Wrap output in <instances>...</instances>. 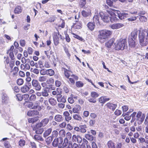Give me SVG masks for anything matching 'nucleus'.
Here are the masks:
<instances>
[{
	"label": "nucleus",
	"mask_w": 148,
	"mask_h": 148,
	"mask_svg": "<svg viewBox=\"0 0 148 148\" xmlns=\"http://www.w3.org/2000/svg\"><path fill=\"white\" fill-rule=\"evenodd\" d=\"M52 131V129L51 128H50L47 129L43 133V136L45 137H46L50 134Z\"/></svg>",
	"instance_id": "33"
},
{
	"label": "nucleus",
	"mask_w": 148,
	"mask_h": 148,
	"mask_svg": "<svg viewBox=\"0 0 148 148\" xmlns=\"http://www.w3.org/2000/svg\"><path fill=\"white\" fill-rule=\"evenodd\" d=\"M39 114V112L37 110H30L27 112V115L29 116H32L35 115H38Z\"/></svg>",
	"instance_id": "18"
},
{
	"label": "nucleus",
	"mask_w": 148,
	"mask_h": 148,
	"mask_svg": "<svg viewBox=\"0 0 148 148\" xmlns=\"http://www.w3.org/2000/svg\"><path fill=\"white\" fill-rule=\"evenodd\" d=\"M49 89L48 88H43L42 92V96L44 97H47L49 95Z\"/></svg>",
	"instance_id": "17"
},
{
	"label": "nucleus",
	"mask_w": 148,
	"mask_h": 148,
	"mask_svg": "<svg viewBox=\"0 0 148 148\" xmlns=\"http://www.w3.org/2000/svg\"><path fill=\"white\" fill-rule=\"evenodd\" d=\"M47 80V77L45 76H40L38 78V80L40 82H44L45 81Z\"/></svg>",
	"instance_id": "47"
},
{
	"label": "nucleus",
	"mask_w": 148,
	"mask_h": 148,
	"mask_svg": "<svg viewBox=\"0 0 148 148\" xmlns=\"http://www.w3.org/2000/svg\"><path fill=\"white\" fill-rule=\"evenodd\" d=\"M85 138L88 140L92 141L93 140V137L91 135L87 134L85 135Z\"/></svg>",
	"instance_id": "44"
},
{
	"label": "nucleus",
	"mask_w": 148,
	"mask_h": 148,
	"mask_svg": "<svg viewBox=\"0 0 148 148\" xmlns=\"http://www.w3.org/2000/svg\"><path fill=\"white\" fill-rule=\"evenodd\" d=\"M55 120L57 122H60L62 121L64 118L62 115L60 114L56 115L54 118Z\"/></svg>",
	"instance_id": "21"
},
{
	"label": "nucleus",
	"mask_w": 148,
	"mask_h": 148,
	"mask_svg": "<svg viewBox=\"0 0 148 148\" xmlns=\"http://www.w3.org/2000/svg\"><path fill=\"white\" fill-rule=\"evenodd\" d=\"M16 97L18 100L19 101H21L23 98L21 95L20 94H17L16 95Z\"/></svg>",
	"instance_id": "63"
},
{
	"label": "nucleus",
	"mask_w": 148,
	"mask_h": 148,
	"mask_svg": "<svg viewBox=\"0 0 148 148\" xmlns=\"http://www.w3.org/2000/svg\"><path fill=\"white\" fill-rule=\"evenodd\" d=\"M72 139L75 141L77 140V142L78 143H80L82 141V139L81 137L79 136L73 135L72 137Z\"/></svg>",
	"instance_id": "22"
},
{
	"label": "nucleus",
	"mask_w": 148,
	"mask_h": 148,
	"mask_svg": "<svg viewBox=\"0 0 148 148\" xmlns=\"http://www.w3.org/2000/svg\"><path fill=\"white\" fill-rule=\"evenodd\" d=\"M145 114H142V112L140 111H138L136 115V120L138 121V123L140 124L144 121L145 117Z\"/></svg>",
	"instance_id": "8"
},
{
	"label": "nucleus",
	"mask_w": 148,
	"mask_h": 148,
	"mask_svg": "<svg viewBox=\"0 0 148 148\" xmlns=\"http://www.w3.org/2000/svg\"><path fill=\"white\" fill-rule=\"evenodd\" d=\"M63 139L60 137L58 138H55L52 143V145L54 147L58 146L59 148H62L63 146L62 143Z\"/></svg>",
	"instance_id": "6"
},
{
	"label": "nucleus",
	"mask_w": 148,
	"mask_h": 148,
	"mask_svg": "<svg viewBox=\"0 0 148 148\" xmlns=\"http://www.w3.org/2000/svg\"><path fill=\"white\" fill-rule=\"evenodd\" d=\"M62 72H64V74L66 77L69 78V77L70 75L69 71L63 67L62 68Z\"/></svg>",
	"instance_id": "25"
},
{
	"label": "nucleus",
	"mask_w": 148,
	"mask_h": 148,
	"mask_svg": "<svg viewBox=\"0 0 148 148\" xmlns=\"http://www.w3.org/2000/svg\"><path fill=\"white\" fill-rule=\"evenodd\" d=\"M53 138L51 136L48 137L46 139V142L47 144H50L52 142Z\"/></svg>",
	"instance_id": "49"
},
{
	"label": "nucleus",
	"mask_w": 148,
	"mask_h": 148,
	"mask_svg": "<svg viewBox=\"0 0 148 148\" xmlns=\"http://www.w3.org/2000/svg\"><path fill=\"white\" fill-rule=\"evenodd\" d=\"M59 134L60 137H64L65 135V132L64 130H61L59 132Z\"/></svg>",
	"instance_id": "50"
},
{
	"label": "nucleus",
	"mask_w": 148,
	"mask_h": 148,
	"mask_svg": "<svg viewBox=\"0 0 148 148\" xmlns=\"http://www.w3.org/2000/svg\"><path fill=\"white\" fill-rule=\"evenodd\" d=\"M114 41L113 38H111L105 43V46L108 48H110L112 45Z\"/></svg>",
	"instance_id": "23"
},
{
	"label": "nucleus",
	"mask_w": 148,
	"mask_h": 148,
	"mask_svg": "<svg viewBox=\"0 0 148 148\" xmlns=\"http://www.w3.org/2000/svg\"><path fill=\"white\" fill-rule=\"evenodd\" d=\"M82 16L85 17H87L91 14V11L90 9L87 10L86 11L83 10L82 12Z\"/></svg>",
	"instance_id": "20"
},
{
	"label": "nucleus",
	"mask_w": 148,
	"mask_h": 148,
	"mask_svg": "<svg viewBox=\"0 0 148 148\" xmlns=\"http://www.w3.org/2000/svg\"><path fill=\"white\" fill-rule=\"evenodd\" d=\"M87 25L88 28L91 31H92L94 29L95 26L94 24L90 22L89 23L87 24Z\"/></svg>",
	"instance_id": "38"
},
{
	"label": "nucleus",
	"mask_w": 148,
	"mask_h": 148,
	"mask_svg": "<svg viewBox=\"0 0 148 148\" xmlns=\"http://www.w3.org/2000/svg\"><path fill=\"white\" fill-rule=\"evenodd\" d=\"M105 106L109 109L111 110L112 111H114L116 107V105L110 103L106 104Z\"/></svg>",
	"instance_id": "16"
},
{
	"label": "nucleus",
	"mask_w": 148,
	"mask_h": 148,
	"mask_svg": "<svg viewBox=\"0 0 148 148\" xmlns=\"http://www.w3.org/2000/svg\"><path fill=\"white\" fill-rule=\"evenodd\" d=\"M66 123L65 122H63L59 125V127L62 128H65L66 125Z\"/></svg>",
	"instance_id": "61"
},
{
	"label": "nucleus",
	"mask_w": 148,
	"mask_h": 148,
	"mask_svg": "<svg viewBox=\"0 0 148 148\" xmlns=\"http://www.w3.org/2000/svg\"><path fill=\"white\" fill-rule=\"evenodd\" d=\"M37 119L35 118H30L28 119V121L29 123H34L35 122L37 121Z\"/></svg>",
	"instance_id": "51"
},
{
	"label": "nucleus",
	"mask_w": 148,
	"mask_h": 148,
	"mask_svg": "<svg viewBox=\"0 0 148 148\" xmlns=\"http://www.w3.org/2000/svg\"><path fill=\"white\" fill-rule=\"evenodd\" d=\"M34 138L35 139L37 140L40 141H43V138L40 135H35L34 136Z\"/></svg>",
	"instance_id": "52"
},
{
	"label": "nucleus",
	"mask_w": 148,
	"mask_h": 148,
	"mask_svg": "<svg viewBox=\"0 0 148 148\" xmlns=\"http://www.w3.org/2000/svg\"><path fill=\"white\" fill-rule=\"evenodd\" d=\"M25 142L23 139H21L18 142L19 145L21 147L24 146L25 144Z\"/></svg>",
	"instance_id": "48"
},
{
	"label": "nucleus",
	"mask_w": 148,
	"mask_h": 148,
	"mask_svg": "<svg viewBox=\"0 0 148 148\" xmlns=\"http://www.w3.org/2000/svg\"><path fill=\"white\" fill-rule=\"evenodd\" d=\"M14 48V46L12 45L11 46L10 49L7 51V53L9 54V56L12 60H14L15 59L13 53Z\"/></svg>",
	"instance_id": "12"
},
{
	"label": "nucleus",
	"mask_w": 148,
	"mask_h": 148,
	"mask_svg": "<svg viewBox=\"0 0 148 148\" xmlns=\"http://www.w3.org/2000/svg\"><path fill=\"white\" fill-rule=\"evenodd\" d=\"M98 33V39L101 43H103L112 34V32L108 30L104 29L99 30Z\"/></svg>",
	"instance_id": "2"
},
{
	"label": "nucleus",
	"mask_w": 148,
	"mask_h": 148,
	"mask_svg": "<svg viewBox=\"0 0 148 148\" xmlns=\"http://www.w3.org/2000/svg\"><path fill=\"white\" fill-rule=\"evenodd\" d=\"M8 98L7 97V95L5 94H4L2 97V102L3 103H5L7 102Z\"/></svg>",
	"instance_id": "42"
},
{
	"label": "nucleus",
	"mask_w": 148,
	"mask_h": 148,
	"mask_svg": "<svg viewBox=\"0 0 148 148\" xmlns=\"http://www.w3.org/2000/svg\"><path fill=\"white\" fill-rule=\"evenodd\" d=\"M53 38L54 42L55 45H57L59 43V38L63 40L64 39L63 37L59 34V32L58 31V32H54L53 34Z\"/></svg>",
	"instance_id": "5"
},
{
	"label": "nucleus",
	"mask_w": 148,
	"mask_h": 148,
	"mask_svg": "<svg viewBox=\"0 0 148 148\" xmlns=\"http://www.w3.org/2000/svg\"><path fill=\"white\" fill-rule=\"evenodd\" d=\"M54 79L52 78H49L46 81L47 83L48 84H53L54 83Z\"/></svg>",
	"instance_id": "58"
},
{
	"label": "nucleus",
	"mask_w": 148,
	"mask_h": 148,
	"mask_svg": "<svg viewBox=\"0 0 148 148\" xmlns=\"http://www.w3.org/2000/svg\"><path fill=\"white\" fill-rule=\"evenodd\" d=\"M22 11L21 8L20 6H16L14 10V12L15 14H19Z\"/></svg>",
	"instance_id": "32"
},
{
	"label": "nucleus",
	"mask_w": 148,
	"mask_h": 148,
	"mask_svg": "<svg viewBox=\"0 0 148 148\" xmlns=\"http://www.w3.org/2000/svg\"><path fill=\"white\" fill-rule=\"evenodd\" d=\"M5 41L3 38L0 39V49H3L5 48Z\"/></svg>",
	"instance_id": "37"
},
{
	"label": "nucleus",
	"mask_w": 148,
	"mask_h": 148,
	"mask_svg": "<svg viewBox=\"0 0 148 148\" xmlns=\"http://www.w3.org/2000/svg\"><path fill=\"white\" fill-rule=\"evenodd\" d=\"M137 19V17L136 16H133L127 18V20L129 21H133L136 20Z\"/></svg>",
	"instance_id": "59"
},
{
	"label": "nucleus",
	"mask_w": 148,
	"mask_h": 148,
	"mask_svg": "<svg viewBox=\"0 0 148 148\" xmlns=\"http://www.w3.org/2000/svg\"><path fill=\"white\" fill-rule=\"evenodd\" d=\"M105 97H101L99 99V101L101 103H104L106 102L109 101L110 99L105 98Z\"/></svg>",
	"instance_id": "29"
},
{
	"label": "nucleus",
	"mask_w": 148,
	"mask_h": 148,
	"mask_svg": "<svg viewBox=\"0 0 148 148\" xmlns=\"http://www.w3.org/2000/svg\"><path fill=\"white\" fill-rule=\"evenodd\" d=\"M79 127L80 130V132L82 133L86 132V128H87V126L85 124L80 125Z\"/></svg>",
	"instance_id": "31"
},
{
	"label": "nucleus",
	"mask_w": 148,
	"mask_h": 148,
	"mask_svg": "<svg viewBox=\"0 0 148 148\" xmlns=\"http://www.w3.org/2000/svg\"><path fill=\"white\" fill-rule=\"evenodd\" d=\"M39 103L38 101L35 102L34 105H33V103L32 102H29L27 104V107L28 108L32 109H37L38 110L40 111L41 110V107L39 105Z\"/></svg>",
	"instance_id": "7"
},
{
	"label": "nucleus",
	"mask_w": 148,
	"mask_h": 148,
	"mask_svg": "<svg viewBox=\"0 0 148 148\" xmlns=\"http://www.w3.org/2000/svg\"><path fill=\"white\" fill-rule=\"evenodd\" d=\"M68 100L69 103L71 104H72L74 102V100L72 97H69Z\"/></svg>",
	"instance_id": "64"
},
{
	"label": "nucleus",
	"mask_w": 148,
	"mask_h": 148,
	"mask_svg": "<svg viewBox=\"0 0 148 148\" xmlns=\"http://www.w3.org/2000/svg\"><path fill=\"white\" fill-rule=\"evenodd\" d=\"M124 26V25L121 23L114 24L110 25V27L113 29H117Z\"/></svg>",
	"instance_id": "13"
},
{
	"label": "nucleus",
	"mask_w": 148,
	"mask_h": 148,
	"mask_svg": "<svg viewBox=\"0 0 148 148\" xmlns=\"http://www.w3.org/2000/svg\"><path fill=\"white\" fill-rule=\"evenodd\" d=\"M40 72L41 75H47V70L42 69L40 70Z\"/></svg>",
	"instance_id": "55"
},
{
	"label": "nucleus",
	"mask_w": 148,
	"mask_h": 148,
	"mask_svg": "<svg viewBox=\"0 0 148 148\" xmlns=\"http://www.w3.org/2000/svg\"><path fill=\"white\" fill-rule=\"evenodd\" d=\"M24 83V81L23 79L19 78L17 80V84L19 85H22Z\"/></svg>",
	"instance_id": "53"
},
{
	"label": "nucleus",
	"mask_w": 148,
	"mask_h": 148,
	"mask_svg": "<svg viewBox=\"0 0 148 148\" xmlns=\"http://www.w3.org/2000/svg\"><path fill=\"white\" fill-rule=\"evenodd\" d=\"M73 117L75 120L77 121H80L82 119L81 117L79 115L77 114H75L73 115Z\"/></svg>",
	"instance_id": "41"
},
{
	"label": "nucleus",
	"mask_w": 148,
	"mask_h": 148,
	"mask_svg": "<svg viewBox=\"0 0 148 148\" xmlns=\"http://www.w3.org/2000/svg\"><path fill=\"white\" fill-rule=\"evenodd\" d=\"M117 14L118 15L119 18L121 20H123L128 17V14L125 13H121L118 10Z\"/></svg>",
	"instance_id": "14"
},
{
	"label": "nucleus",
	"mask_w": 148,
	"mask_h": 148,
	"mask_svg": "<svg viewBox=\"0 0 148 148\" xmlns=\"http://www.w3.org/2000/svg\"><path fill=\"white\" fill-rule=\"evenodd\" d=\"M114 49L116 50H123L127 45V41L125 39L117 40L114 44Z\"/></svg>",
	"instance_id": "3"
},
{
	"label": "nucleus",
	"mask_w": 148,
	"mask_h": 148,
	"mask_svg": "<svg viewBox=\"0 0 148 148\" xmlns=\"http://www.w3.org/2000/svg\"><path fill=\"white\" fill-rule=\"evenodd\" d=\"M29 90V87L26 85H24L21 88V90L23 93H26Z\"/></svg>",
	"instance_id": "30"
},
{
	"label": "nucleus",
	"mask_w": 148,
	"mask_h": 148,
	"mask_svg": "<svg viewBox=\"0 0 148 148\" xmlns=\"http://www.w3.org/2000/svg\"><path fill=\"white\" fill-rule=\"evenodd\" d=\"M83 85V84L80 81H78L76 83V85L78 87H82Z\"/></svg>",
	"instance_id": "56"
},
{
	"label": "nucleus",
	"mask_w": 148,
	"mask_h": 148,
	"mask_svg": "<svg viewBox=\"0 0 148 148\" xmlns=\"http://www.w3.org/2000/svg\"><path fill=\"white\" fill-rule=\"evenodd\" d=\"M128 43L130 47L131 48L135 47L137 44V40H134L132 38L128 39Z\"/></svg>",
	"instance_id": "15"
},
{
	"label": "nucleus",
	"mask_w": 148,
	"mask_h": 148,
	"mask_svg": "<svg viewBox=\"0 0 148 148\" xmlns=\"http://www.w3.org/2000/svg\"><path fill=\"white\" fill-rule=\"evenodd\" d=\"M138 40L140 44L145 46L148 44V32L146 29H140L139 31Z\"/></svg>",
	"instance_id": "1"
},
{
	"label": "nucleus",
	"mask_w": 148,
	"mask_h": 148,
	"mask_svg": "<svg viewBox=\"0 0 148 148\" xmlns=\"http://www.w3.org/2000/svg\"><path fill=\"white\" fill-rule=\"evenodd\" d=\"M90 95L92 98L95 99L96 98H97L99 96V95L96 92H92L91 93Z\"/></svg>",
	"instance_id": "46"
},
{
	"label": "nucleus",
	"mask_w": 148,
	"mask_h": 148,
	"mask_svg": "<svg viewBox=\"0 0 148 148\" xmlns=\"http://www.w3.org/2000/svg\"><path fill=\"white\" fill-rule=\"evenodd\" d=\"M4 145L6 148H12L11 146L9 144L8 141H5Z\"/></svg>",
	"instance_id": "62"
},
{
	"label": "nucleus",
	"mask_w": 148,
	"mask_h": 148,
	"mask_svg": "<svg viewBox=\"0 0 148 148\" xmlns=\"http://www.w3.org/2000/svg\"><path fill=\"white\" fill-rule=\"evenodd\" d=\"M100 16L102 20L105 22H109L110 20V17L106 14H104L103 12L99 13Z\"/></svg>",
	"instance_id": "10"
},
{
	"label": "nucleus",
	"mask_w": 148,
	"mask_h": 148,
	"mask_svg": "<svg viewBox=\"0 0 148 148\" xmlns=\"http://www.w3.org/2000/svg\"><path fill=\"white\" fill-rule=\"evenodd\" d=\"M55 74L54 71L51 69L47 70V75L50 76L53 75Z\"/></svg>",
	"instance_id": "45"
},
{
	"label": "nucleus",
	"mask_w": 148,
	"mask_h": 148,
	"mask_svg": "<svg viewBox=\"0 0 148 148\" xmlns=\"http://www.w3.org/2000/svg\"><path fill=\"white\" fill-rule=\"evenodd\" d=\"M71 137L72 134L71 133L68 132L66 133L62 148H72V143L70 141H69Z\"/></svg>",
	"instance_id": "4"
},
{
	"label": "nucleus",
	"mask_w": 148,
	"mask_h": 148,
	"mask_svg": "<svg viewBox=\"0 0 148 148\" xmlns=\"http://www.w3.org/2000/svg\"><path fill=\"white\" fill-rule=\"evenodd\" d=\"M49 103L52 106H54L57 104V101L54 98H51L49 99Z\"/></svg>",
	"instance_id": "34"
},
{
	"label": "nucleus",
	"mask_w": 148,
	"mask_h": 148,
	"mask_svg": "<svg viewBox=\"0 0 148 148\" xmlns=\"http://www.w3.org/2000/svg\"><path fill=\"white\" fill-rule=\"evenodd\" d=\"M49 121V119L47 118H45L42 119L41 122L37 124V127H44L48 123Z\"/></svg>",
	"instance_id": "11"
},
{
	"label": "nucleus",
	"mask_w": 148,
	"mask_h": 148,
	"mask_svg": "<svg viewBox=\"0 0 148 148\" xmlns=\"http://www.w3.org/2000/svg\"><path fill=\"white\" fill-rule=\"evenodd\" d=\"M107 144L108 148H115V143L112 140L108 141Z\"/></svg>",
	"instance_id": "28"
},
{
	"label": "nucleus",
	"mask_w": 148,
	"mask_h": 148,
	"mask_svg": "<svg viewBox=\"0 0 148 148\" xmlns=\"http://www.w3.org/2000/svg\"><path fill=\"white\" fill-rule=\"evenodd\" d=\"M31 71L33 72L34 73L36 74H38L39 73V70L37 69H32L31 68Z\"/></svg>",
	"instance_id": "60"
},
{
	"label": "nucleus",
	"mask_w": 148,
	"mask_h": 148,
	"mask_svg": "<svg viewBox=\"0 0 148 148\" xmlns=\"http://www.w3.org/2000/svg\"><path fill=\"white\" fill-rule=\"evenodd\" d=\"M36 97L34 94H32L29 97V100L31 101H35L36 100Z\"/></svg>",
	"instance_id": "54"
},
{
	"label": "nucleus",
	"mask_w": 148,
	"mask_h": 148,
	"mask_svg": "<svg viewBox=\"0 0 148 148\" xmlns=\"http://www.w3.org/2000/svg\"><path fill=\"white\" fill-rule=\"evenodd\" d=\"M32 85L36 90L40 91L41 89V87L38 81L36 80L33 79L32 81Z\"/></svg>",
	"instance_id": "9"
},
{
	"label": "nucleus",
	"mask_w": 148,
	"mask_h": 148,
	"mask_svg": "<svg viewBox=\"0 0 148 148\" xmlns=\"http://www.w3.org/2000/svg\"><path fill=\"white\" fill-rule=\"evenodd\" d=\"M139 18L140 21L142 23H144L147 21V18L144 16L140 15Z\"/></svg>",
	"instance_id": "40"
},
{
	"label": "nucleus",
	"mask_w": 148,
	"mask_h": 148,
	"mask_svg": "<svg viewBox=\"0 0 148 148\" xmlns=\"http://www.w3.org/2000/svg\"><path fill=\"white\" fill-rule=\"evenodd\" d=\"M137 32L136 31H133L131 33L130 36H129L128 39L132 38L134 40H137Z\"/></svg>",
	"instance_id": "19"
},
{
	"label": "nucleus",
	"mask_w": 148,
	"mask_h": 148,
	"mask_svg": "<svg viewBox=\"0 0 148 148\" xmlns=\"http://www.w3.org/2000/svg\"><path fill=\"white\" fill-rule=\"evenodd\" d=\"M110 21L112 22H116L117 21L119 20L118 19L116 16V15L115 14L114 15L110 16Z\"/></svg>",
	"instance_id": "39"
},
{
	"label": "nucleus",
	"mask_w": 148,
	"mask_h": 148,
	"mask_svg": "<svg viewBox=\"0 0 148 148\" xmlns=\"http://www.w3.org/2000/svg\"><path fill=\"white\" fill-rule=\"evenodd\" d=\"M81 109V107L79 105H76L73 108V111L74 113H78Z\"/></svg>",
	"instance_id": "27"
},
{
	"label": "nucleus",
	"mask_w": 148,
	"mask_h": 148,
	"mask_svg": "<svg viewBox=\"0 0 148 148\" xmlns=\"http://www.w3.org/2000/svg\"><path fill=\"white\" fill-rule=\"evenodd\" d=\"M93 20L94 23H96L99 24V17L98 14H96V15L94 16L93 18Z\"/></svg>",
	"instance_id": "36"
},
{
	"label": "nucleus",
	"mask_w": 148,
	"mask_h": 148,
	"mask_svg": "<svg viewBox=\"0 0 148 148\" xmlns=\"http://www.w3.org/2000/svg\"><path fill=\"white\" fill-rule=\"evenodd\" d=\"M117 11L118 10L112 9L111 8H108L106 12L110 15L111 16H112L114 15L115 14V13H117Z\"/></svg>",
	"instance_id": "24"
},
{
	"label": "nucleus",
	"mask_w": 148,
	"mask_h": 148,
	"mask_svg": "<svg viewBox=\"0 0 148 148\" xmlns=\"http://www.w3.org/2000/svg\"><path fill=\"white\" fill-rule=\"evenodd\" d=\"M81 22H76L75 23H74L73 26L74 28L76 29H80L81 28Z\"/></svg>",
	"instance_id": "35"
},
{
	"label": "nucleus",
	"mask_w": 148,
	"mask_h": 148,
	"mask_svg": "<svg viewBox=\"0 0 148 148\" xmlns=\"http://www.w3.org/2000/svg\"><path fill=\"white\" fill-rule=\"evenodd\" d=\"M58 135V132L56 130H54L52 132L51 136L53 138L56 137Z\"/></svg>",
	"instance_id": "43"
},
{
	"label": "nucleus",
	"mask_w": 148,
	"mask_h": 148,
	"mask_svg": "<svg viewBox=\"0 0 148 148\" xmlns=\"http://www.w3.org/2000/svg\"><path fill=\"white\" fill-rule=\"evenodd\" d=\"M44 131V129L41 127H37V124L36 126V133L38 134H41Z\"/></svg>",
	"instance_id": "26"
},
{
	"label": "nucleus",
	"mask_w": 148,
	"mask_h": 148,
	"mask_svg": "<svg viewBox=\"0 0 148 148\" xmlns=\"http://www.w3.org/2000/svg\"><path fill=\"white\" fill-rule=\"evenodd\" d=\"M57 101L59 102H62L64 103H65L66 101V99L64 96H63Z\"/></svg>",
	"instance_id": "57"
}]
</instances>
